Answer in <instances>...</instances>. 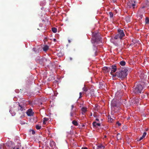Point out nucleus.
Wrapping results in <instances>:
<instances>
[{
	"instance_id": "nucleus-29",
	"label": "nucleus",
	"mask_w": 149,
	"mask_h": 149,
	"mask_svg": "<svg viewBox=\"0 0 149 149\" xmlns=\"http://www.w3.org/2000/svg\"><path fill=\"white\" fill-rule=\"evenodd\" d=\"M116 124L118 125V126H120L121 125V123H119V122H117Z\"/></svg>"
},
{
	"instance_id": "nucleus-7",
	"label": "nucleus",
	"mask_w": 149,
	"mask_h": 149,
	"mask_svg": "<svg viewBox=\"0 0 149 149\" xmlns=\"http://www.w3.org/2000/svg\"><path fill=\"white\" fill-rule=\"evenodd\" d=\"M110 68V70H111L110 72L111 74L113 76V75H115V74H113V73L115 72L117 68L116 67L115 65H112L109 67Z\"/></svg>"
},
{
	"instance_id": "nucleus-2",
	"label": "nucleus",
	"mask_w": 149,
	"mask_h": 149,
	"mask_svg": "<svg viewBox=\"0 0 149 149\" xmlns=\"http://www.w3.org/2000/svg\"><path fill=\"white\" fill-rule=\"evenodd\" d=\"M144 87V86H142V84H137L135 88L133 89V91L135 94L141 93Z\"/></svg>"
},
{
	"instance_id": "nucleus-45",
	"label": "nucleus",
	"mask_w": 149,
	"mask_h": 149,
	"mask_svg": "<svg viewBox=\"0 0 149 149\" xmlns=\"http://www.w3.org/2000/svg\"><path fill=\"white\" fill-rule=\"evenodd\" d=\"M104 137L105 138H106V136H104Z\"/></svg>"
},
{
	"instance_id": "nucleus-47",
	"label": "nucleus",
	"mask_w": 149,
	"mask_h": 149,
	"mask_svg": "<svg viewBox=\"0 0 149 149\" xmlns=\"http://www.w3.org/2000/svg\"><path fill=\"white\" fill-rule=\"evenodd\" d=\"M95 56H96V55L95 54Z\"/></svg>"
},
{
	"instance_id": "nucleus-15",
	"label": "nucleus",
	"mask_w": 149,
	"mask_h": 149,
	"mask_svg": "<svg viewBox=\"0 0 149 149\" xmlns=\"http://www.w3.org/2000/svg\"><path fill=\"white\" fill-rule=\"evenodd\" d=\"M93 126L96 127V126H100V124L99 123H97L95 122H93Z\"/></svg>"
},
{
	"instance_id": "nucleus-40",
	"label": "nucleus",
	"mask_w": 149,
	"mask_h": 149,
	"mask_svg": "<svg viewBox=\"0 0 149 149\" xmlns=\"http://www.w3.org/2000/svg\"><path fill=\"white\" fill-rule=\"evenodd\" d=\"M96 121H99V120L98 119H97V118H96Z\"/></svg>"
},
{
	"instance_id": "nucleus-44",
	"label": "nucleus",
	"mask_w": 149,
	"mask_h": 149,
	"mask_svg": "<svg viewBox=\"0 0 149 149\" xmlns=\"http://www.w3.org/2000/svg\"><path fill=\"white\" fill-rule=\"evenodd\" d=\"M141 137H142L143 139V138H144L145 137H144L143 136H142Z\"/></svg>"
},
{
	"instance_id": "nucleus-43",
	"label": "nucleus",
	"mask_w": 149,
	"mask_h": 149,
	"mask_svg": "<svg viewBox=\"0 0 149 149\" xmlns=\"http://www.w3.org/2000/svg\"><path fill=\"white\" fill-rule=\"evenodd\" d=\"M56 39H54V41L55 42V41H56Z\"/></svg>"
},
{
	"instance_id": "nucleus-24",
	"label": "nucleus",
	"mask_w": 149,
	"mask_h": 149,
	"mask_svg": "<svg viewBox=\"0 0 149 149\" xmlns=\"http://www.w3.org/2000/svg\"><path fill=\"white\" fill-rule=\"evenodd\" d=\"M55 143L54 142L52 141V142H51V143L50 144V146L51 147H53V146H55Z\"/></svg>"
},
{
	"instance_id": "nucleus-26",
	"label": "nucleus",
	"mask_w": 149,
	"mask_h": 149,
	"mask_svg": "<svg viewBox=\"0 0 149 149\" xmlns=\"http://www.w3.org/2000/svg\"><path fill=\"white\" fill-rule=\"evenodd\" d=\"M109 14L110 17L111 18L113 17V14L111 12H110Z\"/></svg>"
},
{
	"instance_id": "nucleus-10",
	"label": "nucleus",
	"mask_w": 149,
	"mask_h": 149,
	"mask_svg": "<svg viewBox=\"0 0 149 149\" xmlns=\"http://www.w3.org/2000/svg\"><path fill=\"white\" fill-rule=\"evenodd\" d=\"M102 70L104 72H109L110 71L109 67H104L103 68Z\"/></svg>"
},
{
	"instance_id": "nucleus-19",
	"label": "nucleus",
	"mask_w": 149,
	"mask_h": 149,
	"mask_svg": "<svg viewBox=\"0 0 149 149\" xmlns=\"http://www.w3.org/2000/svg\"><path fill=\"white\" fill-rule=\"evenodd\" d=\"M120 64L122 66H124L125 65L126 63L124 61H122L120 62Z\"/></svg>"
},
{
	"instance_id": "nucleus-18",
	"label": "nucleus",
	"mask_w": 149,
	"mask_h": 149,
	"mask_svg": "<svg viewBox=\"0 0 149 149\" xmlns=\"http://www.w3.org/2000/svg\"><path fill=\"white\" fill-rule=\"evenodd\" d=\"M82 90L84 91V93H85L88 90V88L87 87H86L85 86H84V87L83 88Z\"/></svg>"
},
{
	"instance_id": "nucleus-21",
	"label": "nucleus",
	"mask_w": 149,
	"mask_h": 149,
	"mask_svg": "<svg viewBox=\"0 0 149 149\" xmlns=\"http://www.w3.org/2000/svg\"><path fill=\"white\" fill-rule=\"evenodd\" d=\"M145 22L146 24H149V19L148 17H146V18Z\"/></svg>"
},
{
	"instance_id": "nucleus-35",
	"label": "nucleus",
	"mask_w": 149,
	"mask_h": 149,
	"mask_svg": "<svg viewBox=\"0 0 149 149\" xmlns=\"http://www.w3.org/2000/svg\"><path fill=\"white\" fill-rule=\"evenodd\" d=\"M81 149H88V148L86 147H82V148Z\"/></svg>"
},
{
	"instance_id": "nucleus-1",
	"label": "nucleus",
	"mask_w": 149,
	"mask_h": 149,
	"mask_svg": "<svg viewBox=\"0 0 149 149\" xmlns=\"http://www.w3.org/2000/svg\"><path fill=\"white\" fill-rule=\"evenodd\" d=\"M127 68L123 69L121 71L117 72L115 73V75H113V77H117L120 79H123L127 75V72L128 71Z\"/></svg>"
},
{
	"instance_id": "nucleus-48",
	"label": "nucleus",
	"mask_w": 149,
	"mask_h": 149,
	"mask_svg": "<svg viewBox=\"0 0 149 149\" xmlns=\"http://www.w3.org/2000/svg\"><path fill=\"white\" fill-rule=\"evenodd\" d=\"M93 149H95V148H93Z\"/></svg>"
},
{
	"instance_id": "nucleus-27",
	"label": "nucleus",
	"mask_w": 149,
	"mask_h": 149,
	"mask_svg": "<svg viewBox=\"0 0 149 149\" xmlns=\"http://www.w3.org/2000/svg\"><path fill=\"white\" fill-rule=\"evenodd\" d=\"M139 16L140 17V19H142L143 17V15L141 14H139Z\"/></svg>"
},
{
	"instance_id": "nucleus-28",
	"label": "nucleus",
	"mask_w": 149,
	"mask_h": 149,
	"mask_svg": "<svg viewBox=\"0 0 149 149\" xmlns=\"http://www.w3.org/2000/svg\"><path fill=\"white\" fill-rule=\"evenodd\" d=\"M109 121H110L111 122L113 120V119L111 118V117L110 118H109Z\"/></svg>"
},
{
	"instance_id": "nucleus-13",
	"label": "nucleus",
	"mask_w": 149,
	"mask_h": 149,
	"mask_svg": "<svg viewBox=\"0 0 149 149\" xmlns=\"http://www.w3.org/2000/svg\"><path fill=\"white\" fill-rule=\"evenodd\" d=\"M104 147L102 145H100L97 146L96 149H104Z\"/></svg>"
},
{
	"instance_id": "nucleus-36",
	"label": "nucleus",
	"mask_w": 149,
	"mask_h": 149,
	"mask_svg": "<svg viewBox=\"0 0 149 149\" xmlns=\"http://www.w3.org/2000/svg\"><path fill=\"white\" fill-rule=\"evenodd\" d=\"M143 138L142 137H141L139 139V141H141V140H142L143 139Z\"/></svg>"
},
{
	"instance_id": "nucleus-37",
	"label": "nucleus",
	"mask_w": 149,
	"mask_h": 149,
	"mask_svg": "<svg viewBox=\"0 0 149 149\" xmlns=\"http://www.w3.org/2000/svg\"><path fill=\"white\" fill-rule=\"evenodd\" d=\"M13 149H19V148H15V147H14V148H13Z\"/></svg>"
},
{
	"instance_id": "nucleus-20",
	"label": "nucleus",
	"mask_w": 149,
	"mask_h": 149,
	"mask_svg": "<svg viewBox=\"0 0 149 149\" xmlns=\"http://www.w3.org/2000/svg\"><path fill=\"white\" fill-rule=\"evenodd\" d=\"M48 118H47L45 117L43 118V124H46V122L48 120Z\"/></svg>"
},
{
	"instance_id": "nucleus-38",
	"label": "nucleus",
	"mask_w": 149,
	"mask_h": 149,
	"mask_svg": "<svg viewBox=\"0 0 149 149\" xmlns=\"http://www.w3.org/2000/svg\"><path fill=\"white\" fill-rule=\"evenodd\" d=\"M126 19H128V21H129V22H130V21L129 20V17H128L126 18Z\"/></svg>"
},
{
	"instance_id": "nucleus-9",
	"label": "nucleus",
	"mask_w": 149,
	"mask_h": 149,
	"mask_svg": "<svg viewBox=\"0 0 149 149\" xmlns=\"http://www.w3.org/2000/svg\"><path fill=\"white\" fill-rule=\"evenodd\" d=\"M89 93L91 95V96L92 97H95V96L94 90L93 89H91L90 90Z\"/></svg>"
},
{
	"instance_id": "nucleus-6",
	"label": "nucleus",
	"mask_w": 149,
	"mask_h": 149,
	"mask_svg": "<svg viewBox=\"0 0 149 149\" xmlns=\"http://www.w3.org/2000/svg\"><path fill=\"white\" fill-rule=\"evenodd\" d=\"M136 2L134 0H131L129 1L127 4V8H132L134 9L135 8L136 6Z\"/></svg>"
},
{
	"instance_id": "nucleus-30",
	"label": "nucleus",
	"mask_w": 149,
	"mask_h": 149,
	"mask_svg": "<svg viewBox=\"0 0 149 149\" xmlns=\"http://www.w3.org/2000/svg\"><path fill=\"white\" fill-rule=\"evenodd\" d=\"M82 94V93H81V92L79 93V98H80L82 97V96H81Z\"/></svg>"
},
{
	"instance_id": "nucleus-11",
	"label": "nucleus",
	"mask_w": 149,
	"mask_h": 149,
	"mask_svg": "<svg viewBox=\"0 0 149 149\" xmlns=\"http://www.w3.org/2000/svg\"><path fill=\"white\" fill-rule=\"evenodd\" d=\"M70 116L71 117H73L74 115H76V110L72 111L70 113Z\"/></svg>"
},
{
	"instance_id": "nucleus-31",
	"label": "nucleus",
	"mask_w": 149,
	"mask_h": 149,
	"mask_svg": "<svg viewBox=\"0 0 149 149\" xmlns=\"http://www.w3.org/2000/svg\"><path fill=\"white\" fill-rule=\"evenodd\" d=\"M146 135V133L145 132H144L143 134V136L145 137Z\"/></svg>"
},
{
	"instance_id": "nucleus-3",
	"label": "nucleus",
	"mask_w": 149,
	"mask_h": 149,
	"mask_svg": "<svg viewBox=\"0 0 149 149\" xmlns=\"http://www.w3.org/2000/svg\"><path fill=\"white\" fill-rule=\"evenodd\" d=\"M118 33L115 36L114 38L115 39H122L123 37L125 36V34L124 33L123 30L118 29Z\"/></svg>"
},
{
	"instance_id": "nucleus-39",
	"label": "nucleus",
	"mask_w": 149,
	"mask_h": 149,
	"mask_svg": "<svg viewBox=\"0 0 149 149\" xmlns=\"http://www.w3.org/2000/svg\"><path fill=\"white\" fill-rule=\"evenodd\" d=\"M70 60H72V58L71 57H70Z\"/></svg>"
},
{
	"instance_id": "nucleus-32",
	"label": "nucleus",
	"mask_w": 149,
	"mask_h": 149,
	"mask_svg": "<svg viewBox=\"0 0 149 149\" xmlns=\"http://www.w3.org/2000/svg\"><path fill=\"white\" fill-rule=\"evenodd\" d=\"M74 107V105H71V109L72 111L73 110Z\"/></svg>"
},
{
	"instance_id": "nucleus-17",
	"label": "nucleus",
	"mask_w": 149,
	"mask_h": 149,
	"mask_svg": "<svg viewBox=\"0 0 149 149\" xmlns=\"http://www.w3.org/2000/svg\"><path fill=\"white\" fill-rule=\"evenodd\" d=\"M117 139L118 140H120L121 139V136L120 133L117 134Z\"/></svg>"
},
{
	"instance_id": "nucleus-5",
	"label": "nucleus",
	"mask_w": 149,
	"mask_h": 149,
	"mask_svg": "<svg viewBox=\"0 0 149 149\" xmlns=\"http://www.w3.org/2000/svg\"><path fill=\"white\" fill-rule=\"evenodd\" d=\"M25 106L24 105L19 104L18 107V110L19 112L20 113L24 114L25 112Z\"/></svg>"
},
{
	"instance_id": "nucleus-12",
	"label": "nucleus",
	"mask_w": 149,
	"mask_h": 149,
	"mask_svg": "<svg viewBox=\"0 0 149 149\" xmlns=\"http://www.w3.org/2000/svg\"><path fill=\"white\" fill-rule=\"evenodd\" d=\"M81 110L82 111V114L84 115L87 111V108L85 107H83L81 108Z\"/></svg>"
},
{
	"instance_id": "nucleus-4",
	"label": "nucleus",
	"mask_w": 149,
	"mask_h": 149,
	"mask_svg": "<svg viewBox=\"0 0 149 149\" xmlns=\"http://www.w3.org/2000/svg\"><path fill=\"white\" fill-rule=\"evenodd\" d=\"M37 63L40 64L41 65H43L45 61H47V59L45 58L40 57L39 56H37L35 59Z\"/></svg>"
},
{
	"instance_id": "nucleus-42",
	"label": "nucleus",
	"mask_w": 149,
	"mask_h": 149,
	"mask_svg": "<svg viewBox=\"0 0 149 149\" xmlns=\"http://www.w3.org/2000/svg\"><path fill=\"white\" fill-rule=\"evenodd\" d=\"M68 42H69V43H70V42H71V41H70V40H68Z\"/></svg>"
},
{
	"instance_id": "nucleus-23",
	"label": "nucleus",
	"mask_w": 149,
	"mask_h": 149,
	"mask_svg": "<svg viewBox=\"0 0 149 149\" xmlns=\"http://www.w3.org/2000/svg\"><path fill=\"white\" fill-rule=\"evenodd\" d=\"M72 123L75 126H77L78 124L77 121L75 120H74L72 121Z\"/></svg>"
},
{
	"instance_id": "nucleus-14",
	"label": "nucleus",
	"mask_w": 149,
	"mask_h": 149,
	"mask_svg": "<svg viewBox=\"0 0 149 149\" xmlns=\"http://www.w3.org/2000/svg\"><path fill=\"white\" fill-rule=\"evenodd\" d=\"M111 106L113 107H118L117 105L115 103L114 100L112 101L111 103Z\"/></svg>"
},
{
	"instance_id": "nucleus-25",
	"label": "nucleus",
	"mask_w": 149,
	"mask_h": 149,
	"mask_svg": "<svg viewBox=\"0 0 149 149\" xmlns=\"http://www.w3.org/2000/svg\"><path fill=\"white\" fill-rule=\"evenodd\" d=\"M36 128L37 130H39L41 128V126L38 125H37L36 126Z\"/></svg>"
},
{
	"instance_id": "nucleus-16",
	"label": "nucleus",
	"mask_w": 149,
	"mask_h": 149,
	"mask_svg": "<svg viewBox=\"0 0 149 149\" xmlns=\"http://www.w3.org/2000/svg\"><path fill=\"white\" fill-rule=\"evenodd\" d=\"M49 47L47 45H45L43 48V50L44 51H46L49 49Z\"/></svg>"
},
{
	"instance_id": "nucleus-8",
	"label": "nucleus",
	"mask_w": 149,
	"mask_h": 149,
	"mask_svg": "<svg viewBox=\"0 0 149 149\" xmlns=\"http://www.w3.org/2000/svg\"><path fill=\"white\" fill-rule=\"evenodd\" d=\"M28 116H33V112L31 109H29L26 112Z\"/></svg>"
},
{
	"instance_id": "nucleus-41",
	"label": "nucleus",
	"mask_w": 149,
	"mask_h": 149,
	"mask_svg": "<svg viewBox=\"0 0 149 149\" xmlns=\"http://www.w3.org/2000/svg\"><path fill=\"white\" fill-rule=\"evenodd\" d=\"M143 84H144V83H143L142 82H141L140 84H142V86L143 85Z\"/></svg>"
},
{
	"instance_id": "nucleus-46",
	"label": "nucleus",
	"mask_w": 149,
	"mask_h": 149,
	"mask_svg": "<svg viewBox=\"0 0 149 149\" xmlns=\"http://www.w3.org/2000/svg\"><path fill=\"white\" fill-rule=\"evenodd\" d=\"M83 126H84V125H83Z\"/></svg>"
},
{
	"instance_id": "nucleus-33",
	"label": "nucleus",
	"mask_w": 149,
	"mask_h": 149,
	"mask_svg": "<svg viewBox=\"0 0 149 149\" xmlns=\"http://www.w3.org/2000/svg\"><path fill=\"white\" fill-rule=\"evenodd\" d=\"M32 134H34L35 133V131L33 130H32Z\"/></svg>"
},
{
	"instance_id": "nucleus-34",
	"label": "nucleus",
	"mask_w": 149,
	"mask_h": 149,
	"mask_svg": "<svg viewBox=\"0 0 149 149\" xmlns=\"http://www.w3.org/2000/svg\"><path fill=\"white\" fill-rule=\"evenodd\" d=\"M33 51H34L35 53L36 52V48H33Z\"/></svg>"
},
{
	"instance_id": "nucleus-22",
	"label": "nucleus",
	"mask_w": 149,
	"mask_h": 149,
	"mask_svg": "<svg viewBox=\"0 0 149 149\" xmlns=\"http://www.w3.org/2000/svg\"><path fill=\"white\" fill-rule=\"evenodd\" d=\"M52 31L54 33L56 32L57 29L55 27H53L52 29Z\"/></svg>"
}]
</instances>
